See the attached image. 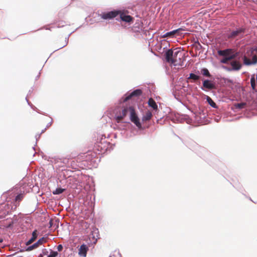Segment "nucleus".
<instances>
[{"label":"nucleus","instance_id":"obj_1","mask_svg":"<svg viewBox=\"0 0 257 257\" xmlns=\"http://www.w3.org/2000/svg\"><path fill=\"white\" fill-rule=\"evenodd\" d=\"M120 108L118 110H116L114 114V118L117 122H120V119L125 117L127 114H129L130 119L139 128H142V123L136 111L134 106L128 105L125 106L123 104L119 105Z\"/></svg>","mask_w":257,"mask_h":257},{"label":"nucleus","instance_id":"obj_2","mask_svg":"<svg viewBox=\"0 0 257 257\" xmlns=\"http://www.w3.org/2000/svg\"><path fill=\"white\" fill-rule=\"evenodd\" d=\"M165 56L167 62L174 66H182L185 60V54L181 50H177L174 52L171 49H167L165 52Z\"/></svg>","mask_w":257,"mask_h":257},{"label":"nucleus","instance_id":"obj_3","mask_svg":"<svg viewBox=\"0 0 257 257\" xmlns=\"http://www.w3.org/2000/svg\"><path fill=\"white\" fill-rule=\"evenodd\" d=\"M143 94L142 90L141 89H136L133 91H129L126 92L119 100V105H127V101L135 97H139Z\"/></svg>","mask_w":257,"mask_h":257},{"label":"nucleus","instance_id":"obj_4","mask_svg":"<svg viewBox=\"0 0 257 257\" xmlns=\"http://www.w3.org/2000/svg\"><path fill=\"white\" fill-rule=\"evenodd\" d=\"M143 94L142 90L141 89H136L133 91H129L126 92L119 100V105H127V101L135 97H139Z\"/></svg>","mask_w":257,"mask_h":257},{"label":"nucleus","instance_id":"obj_5","mask_svg":"<svg viewBox=\"0 0 257 257\" xmlns=\"http://www.w3.org/2000/svg\"><path fill=\"white\" fill-rule=\"evenodd\" d=\"M217 54L219 56L223 58L220 60V62L226 64L227 62L234 58L237 53H235L231 48H227L224 50L219 49L217 50Z\"/></svg>","mask_w":257,"mask_h":257},{"label":"nucleus","instance_id":"obj_6","mask_svg":"<svg viewBox=\"0 0 257 257\" xmlns=\"http://www.w3.org/2000/svg\"><path fill=\"white\" fill-rule=\"evenodd\" d=\"M100 137V139H99L97 136V152H99L98 154L102 155L108 151H110V150H112L113 148L112 145L105 140V137L104 139L102 138V135Z\"/></svg>","mask_w":257,"mask_h":257},{"label":"nucleus","instance_id":"obj_7","mask_svg":"<svg viewBox=\"0 0 257 257\" xmlns=\"http://www.w3.org/2000/svg\"><path fill=\"white\" fill-rule=\"evenodd\" d=\"M118 12L119 14L115 19L117 21L120 23L124 22L128 25L134 23V18L128 14V12L127 10L118 9Z\"/></svg>","mask_w":257,"mask_h":257},{"label":"nucleus","instance_id":"obj_8","mask_svg":"<svg viewBox=\"0 0 257 257\" xmlns=\"http://www.w3.org/2000/svg\"><path fill=\"white\" fill-rule=\"evenodd\" d=\"M192 113L195 118V121L200 123L204 122V119L207 116V110L201 107H199L195 112L192 111Z\"/></svg>","mask_w":257,"mask_h":257},{"label":"nucleus","instance_id":"obj_9","mask_svg":"<svg viewBox=\"0 0 257 257\" xmlns=\"http://www.w3.org/2000/svg\"><path fill=\"white\" fill-rule=\"evenodd\" d=\"M118 12V9H113L110 11L102 12L101 14H97V15L100 16L103 20H110L114 18L116 19L119 14Z\"/></svg>","mask_w":257,"mask_h":257},{"label":"nucleus","instance_id":"obj_10","mask_svg":"<svg viewBox=\"0 0 257 257\" xmlns=\"http://www.w3.org/2000/svg\"><path fill=\"white\" fill-rule=\"evenodd\" d=\"M171 120L174 122H183L186 121L187 123H190L192 122V119L188 115L182 114L179 113L174 114L171 117Z\"/></svg>","mask_w":257,"mask_h":257},{"label":"nucleus","instance_id":"obj_11","mask_svg":"<svg viewBox=\"0 0 257 257\" xmlns=\"http://www.w3.org/2000/svg\"><path fill=\"white\" fill-rule=\"evenodd\" d=\"M245 30L246 29L244 27L236 28V30L231 31L227 34V38L228 39H233L238 36L240 38H242L244 37Z\"/></svg>","mask_w":257,"mask_h":257},{"label":"nucleus","instance_id":"obj_12","mask_svg":"<svg viewBox=\"0 0 257 257\" xmlns=\"http://www.w3.org/2000/svg\"><path fill=\"white\" fill-rule=\"evenodd\" d=\"M242 60L245 66L255 65L257 64V54L251 52L247 57L244 56Z\"/></svg>","mask_w":257,"mask_h":257},{"label":"nucleus","instance_id":"obj_13","mask_svg":"<svg viewBox=\"0 0 257 257\" xmlns=\"http://www.w3.org/2000/svg\"><path fill=\"white\" fill-rule=\"evenodd\" d=\"M212 78L202 79V85L200 87V88L204 91H206L209 90H211L216 88V84L214 81L211 80Z\"/></svg>","mask_w":257,"mask_h":257},{"label":"nucleus","instance_id":"obj_14","mask_svg":"<svg viewBox=\"0 0 257 257\" xmlns=\"http://www.w3.org/2000/svg\"><path fill=\"white\" fill-rule=\"evenodd\" d=\"M241 67L242 64L239 61L236 60L231 61L229 65L223 67L228 71H238Z\"/></svg>","mask_w":257,"mask_h":257},{"label":"nucleus","instance_id":"obj_15","mask_svg":"<svg viewBox=\"0 0 257 257\" xmlns=\"http://www.w3.org/2000/svg\"><path fill=\"white\" fill-rule=\"evenodd\" d=\"M181 30L182 29L181 28H179L166 33H165V32H162L160 35L161 38H164V39L162 41H165L166 40V39H167L169 38H173L176 37L177 35H179L180 32Z\"/></svg>","mask_w":257,"mask_h":257},{"label":"nucleus","instance_id":"obj_16","mask_svg":"<svg viewBox=\"0 0 257 257\" xmlns=\"http://www.w3.org/2000/svg\"><path fill=\"white\" fill-rule=\"evenodd\" d=\"M46 238L44 237L40 238L36 243H34L32 245L29 246L27 248V250L30 251L38 247L40 245L46 242Z\"/></svg>","mask_w":257,"mask_h":257},{"label":"nucleus","instance_id":"obj_17","mask_svg":"<svg viewBox=\"0 0 257 257\" xmlns=\"http://www.w3.org/2000/svg\"><path fill=\"white\" fill-rule=\"evenodd\" d=\"M143 28V25L140 20H137L134 25L132 28V30L134 33H140Z\"/></svg>","mask_w":257,"mask_h":257},{"label":"nucleus","instance_id":"obj_18","mask_svg":"<svg viewBox=\"0 0 257 257\" xmlns=\"http://www.w3.org/2000/svg\"><path fill=\"white\" fill-rule=\"evenodd\" d=\"M197 73H200L203 76L208 77L209 78H212L213 76L209 71L208 69L205 67L202 68L200 71H197Z\"/></svg>","mask_w":257,"mask_h":257},{"label":"nucleus","instance_id":"obj_19","mask_svg":"<svg viewBox=\"0 0 257 257\" xmlns=\"http://www.w3.org/2000/svg\"><path fill=\"white\" fill-rule=\"evenodd\" d=\"M244 106V103H235L231 107V109L234 112H237L238 110L242 109Z\"/></svg>","mask_w":257,"mask_h":257},{"label":"nucleus","instance_id":"obj_20","mask_svg":"<svg viewBox=\"0 0 257 257\" xmlns=\"http://www.w3.org/2000/svg\"><path fill=\"white\" fill-rule=\"evenodd\" d=\"M38 236V231L37 230H35L33 232L32 234V237L31 238L28 240L26 244L27 245H30L31 244H32L35 240L37 239Z\"/></svg>","mask_w":257,"mask_h":257},{"label":"nucleus","instance_id":"obj_21","mask_svg":"<svg viewBox=\"0 0 257 257\" xmlns=\"http://www.w3.org/2000/svg\"><path fill=\"white\" fill-rule=\"evenodd\" d=\"M250 85L252 89L254 91H257L256 87L257 86L256 82L255 79V74H253L251 76L250 78Z\"/></svg>","mask_w":257,"mask_h":257},{"label":"nucleus","instance_id":"obj_22","mask_svg":"<svg viewBox=\"0 0 257 257\" xmlns=\"http://www.w3.org/2000/svg\"><path fill=\"white\" fill-rule=\"evenodd\" d=\"M148 105L149 107L152 108L156 111L158 110L157 104L153 99L150 98L149 99Z\"/></svg>","mask_w":257,"mask_h":257},{"label":"nucleus","instance_id":"obj_23","mask_svg":"<svg viewBox=\"0 0 257 257\" xmlns=\"http://www.w3.org/2000/svg\"><path fill=\"white\" fill-rule=\"evenodd\" d=\"M152 116V112L149 110H148L145 114L143 115L142 117V121L143 122H146L150 119Z\"/></svg>","mask_w":257,"mask_h":257},{"label":"nucleus","instance_id":"obj_24","mask_svg":"<svg viewBox=\"0 0 257 257\" xmlns=\"http://www.w3.org/2000/svg\"><path fill=\"white\" fill-rule=\"evenodd\" d=\"M86 252L87 249L86 246L84 245H82L79 249V254L81 256H85Z\"/></svg>","mask_w":257,"mask_h":257},{"label":"nucleus","instance_id":"obj_25","mask_svg":"<svg viewBox=\"0 0 257 257\" xmlns=\"http://www.w3.org/2000/svg\"><path fill=\"white\" fill-rule=\"evenodd\" d=\"M206 100L208 104L213 108H216L217 107V105L216 103L212 100V99L208 96H206Z\"/></svg>","mask_w":257,"mask_h":257},{"label":"nucleus","instance_id":"obj_26","mask_svg":"<svg viewBox=\"0 0 257 257\" xmlns=\"http://www.w3.org/2000/svg\"><path fill=\"white\" fill-rule=\"evenodd\" d=\"M224 83L228 87H232L233 85V81L228 78H224Z\"/></svg>","mask_w":257,"mask_h":257},{"label":"nucleus","instance_id":"obj_27","mask_svg":"<svg viewBox=\"0 0 257 257\" xmlns=\"http://www.w3.org/2000/svg\"><path fill=\"white\" fill-rule=\"evenodd\" d=\"M189 78H191L194 80H198L200 78V76L198 75L197 74H195L194 73H190L189 74Z\"/></svg>","mask_w":257,"mask_h":257},{"label":"nucleus","instance_id":"obj_28","mask_svg":"<svg viewBox=\"0 0 257 257\" xmlns=\"http://www.w3.org/2000/svg\"><path fill=\"white\" fill-rule=\"evenodd\" d=\"M95 231V229H93V230L91 231V234L89 235V239L92 238V242L93 243L95 244L96 243V238H95V235L94 234V232Z\"/></svg>","mask_w":257,"mask_h":257},{"label":"nucleus","instance_id":"obj_29","mask_svg":"<svg viewBox=\"0 0 257 257\" xmlns=\"http://www.w3.org/2000/svg\"><path fill=\"white\" fill-rule=\"evenodd\" d=\"M173 95L176 100H177L181 103L185 105L184 103L183 102L182 100L181 97L178 93H177V92H174L173 93Z\"/></svg>","mask_w":257,"mask_h":257},{"label":"nucleus","instance_id":"obj_30","mask_svg":"<svg viewBox=\"0 0 257 257\" xmlns=\"http://www.w3.org/2000/svg\"><path fill=\"white\" fill-rule=\"evenodd\" d=\"M64 191V189L58 188L55 190V191L53 192V194H60L61 193H62Z\"/></svg>","mask_w":257,"mask_h":257},{"label":"nucleus","instance_id":"obj_31","mask_svg":"<svg viewBox=\"0 0 257 257\" xmlns=\"http://www.w3.org/2000/svg\"><path fill=\"white\" fill-rule=\"evenodd\" d=\"M23 198H24V194H20L16 197L15 201H16V202H19L23 199Z\"/></svg>","mask_w":257,"mask_h":257},{"label":"nucleus","instance_id":"obj_32","mask_svg":"<svg viewBox=\"0 0 257 257\" xmlns=\"http://www.w3.org/2000/svg\"><path fill=\"white\" fill-rule=\"evenodd\" d=\"M58 254L57 251H51L50 254L47 257H56Z\"/></svg>","mask_w":257,"mask_h":257},{"label":"nucleus","instance_id":"obj_33","mask_svg":"<svg viewBox=\"0 0 257 257\" xmlns=\"http://www.w3.org/2000/svg\"><path fill=\"white\" fill-rule=\"evenodd\" d=\"M63 249V246L61 244H59L57 246V249L59 251H61Z\"/></svg>","mask_w":257,"mask_h":257},{"label":"nucleus","instance_id":"obj_34","mask_svg":"<svg viewBox=\"0 0 257 257\" xmlns=\"http://www.w3.org/2000/svg\"><path fill=\"white\" fill-rule=\"evenodd\" d=\"M68 42L65 40L64 43L61 46L60 48H63L67 45Z\"/></svg>","mask_w":257,"mask_h":257},{"label":"nucleus","instance_id":"obj_35","mask_svg":"<svg viewBox=\"0 0 257 257\" xmlns=\"http://www.w3.org/2000/svg\"><path fill=\"white\" fill-rule=\"evenodd\" d=\"M98 235H99V232H98V229L97 228V240L99 238V237L98 236Z\"/></svg>","mask_w":257,"mask_h":257},{"label":"nucleus","instance_id":"obj_36","mask_svg":"<svg viewBox=\"0 0 257 257\" xmlns=\"http://www.w3.org/2000/svg\"><path fill=\"white\" fill-rule=\"evenodd\" d=\"M255 79L257 84V74L255 75Z\"/></svg>","mask_w":257,"mask_h":257},{"label":"nucleus","instance_id":"obj_37","mask_svg":"<svg viewBox=\"0 0 257 257\" xmlns=\"http://www.w3.org/2000/svg\"><path fill=\"white\" fill-rule=\"evenodd\" d=\"M161 119H162V117H161V118H160V119H157V122H158V123H160V121H161Z\"/></svg>","mask_w":257,"mask_h":257},{"label":"nucleus","instance_id":"obj_38","mask_svg":"<svg viewBox=\"0 0 257 257\" xmlns=\"http://www.w3.org/2000/svg\"><path fill=\"white\" fill-rule=\"evenodd\" d=\"M39 257H43V255L41 254L39 255Z\"/></svg>","mask_w":257,"mask_h":257},{"label":"nucleus","instance_id":"obj_39","mask_svg":"<svg viewBox=\"0 0 257 257\" xmlns=\"http://www.w3.org/2000/svg\"><path fill=\"white\" fill-rule=\"evenodd\" d=\"M3 239H0V242H3Z\"/></svg>","mask_w":257,"mask_h":257},{"label":"nucleus","instance_id":"obj_40","mask_svg":"<svg viewBox=\"0 0 257 257\" xmlns=\"http://www.w3.org/2000/svg\"><path fill=\"white\" fill-rule=\"evenodd\" d=\"M47 253H48V252H47V251H46V253H45L44 252H43V253H44V254H47Z\"/></svg>","mask_w":257,"mask_h":257},{"label":"nucleus","instance_id":"obj_41","mask_svg":"<svg viewBox=\"0 0 257 257\" xmlns=\"http://www.w3.org/2000/svg\"><path fill=\"white\" fill-rule=\"evenodd\" d=\"M100 158H101V157H100ZM100 159H99V162H100Z\"/></svg>","mask_w":257,"mask_h":257},{"label":"nucleus","instance_id":"obj_42","mask_svg":"<svg viewBox=\"0 0 257 257\" xmlns=\"http://www.w3.org/2000/svg\"><path fill=\"white\" fill-rule=\"evenodd\" d=\"M256 49H257V47H256Z\"/></svg>","mask_w":257,"mask_h":257}]
</instances>
